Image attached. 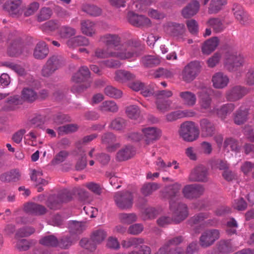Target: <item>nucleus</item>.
<instances>
[{
	"label": "nucleus",
	"instance_id": "nucleus-45",
	"mask_svg": "<svg viewBox=\"0 0 254 254\" xmlns=\"http://www.w3.org/2000/svg\"><path fill=\"white\" fill-rule=\"evenodd\" d=\"M127 126L126 120L122 118H117L112 121L110 127L117 131H124Z\"/></svg>",
	"mask_w": 254,
	"mask_h": 254
},
{
	"label": "nucleus",
	"instance_id": "nucleus-18",
	"mask_svg": "<svg viewBox=\"0 0 254 254\" xmlns=\"http://www.w3.org/2000/svg\"><path fill=\"white\" fill-rule=\"evenodd\" d=\"M247 92L245 88L241 86H235L227 91L226 98L229 101H236L241 99Z\"/></svg>",
	"mask_w": 254,
	"mask_h": 254
},
{
	"label": "nucleus",
	"instance_id": "nucleus-24",
	"mask_svg": "<svg viewBox=\"0 0 254 254\" xmlns=\"http://www.w3.org/2000/svg\"><path fill=\"white\" fill-rule=\"evenodd\" d=\"M213 85L215 88L222 89L226 87L229 82L228 77L222 72H217L212 77Z\"/></svg>",
	"mask_w": 254,
	"mask_h": 254
},
{
	"label": "nucleus",
	"instance_id": "nucleus-27",
	"mask_svg": "<svg viewBox=\"0 0 254 254\" xmlns=\"http://www.w3.org/2000/svg\"><path fill=\"white\" fill-rule=\"evenodd\" d=\"M116 141V136L112 133H107L102 137V141L107 145V148L109 151H114L120 146L119 143H115Z\"/></svg>",
	"mask_w": 254,
	"mask_h": 254
},
{
	"label": "nucleus",
	"instance_id": "nucleus-16",
	"mask_svg": "<svg viewBox=\"0 0 254 254\" xmlns=\"http://www.w3.org/2000/svg\"><path fill=\"white\" fill-rule=\"evenodd\" d=\"M127 16L128 22L134 26L150 27L151 25V20L144 15H138L133 11H129Z\"/></svg>",
	"mask_w": 254,
	"mask_h": 254
},
{
	"label": "nucleus",
	"instance_id": "nucleus-35",
	"mask_svg": "<svg viewBox=\"0 0 254 254\" xmlns=\"http://www.w3.org/2000/svg\"><path fill=\"white\" fill-rule=\"evenodd\" d=\"M135 154V150L131 146H127L120 150L117 154L119 161H125L130 158Z\"/></svg>",
	"mask_w": 254,
	"mask_h": 254
},
{
	"label": "nucleus",
	"instance_id": "nucleus-31",
	"mask_svg": "<svg viewBox=\"0 0 254 254\" xmlns=\"http://www.w3.org/2000/svg\"><path fill=\"white\" fill-rule=\"evenodd\" d=\"M24 210L27 213L41 215L47 212L46 207L42 205L35 203H28L24 206Z\"/></svg>",
	"mask_w": 254,
	"mask_h": 254
},
{
	"label": "nucleus",
	"instance_id": "nucleus-52",
	"mask_svg": "<svg viewBox=\"0 0 254 254\" xmlns=\"http://www.w3.org/2000/svg\"><path fill=\"white\" fill-rule=\"evenodd\" d=\"M104 93L107 96L113 98H120L123 95L121 90L111 85L107 86L105 88Z\"/></svg>",
	"mask_w": 254,
	"mask_h": 254
},
{
	"label": "nucleus",
	"instance_id": "nucleus-53",
	"mask_svg": "<svg viewBox=\"0 0 254 254\" xmlns=\"http://www.w3.org/2000/svg\"><path fill=\"white\" fill-rule=\"evenodd\" d=\"M159 188V185L156 183L145 184L141 188V192L144 195L148 196Z\"/></svg>",
	"mask_w": 254,
	"mask_h": 254
},
{
	"label": "nucleus",
	"instance_id": "nucleus-2",
	"mask_svg": "<svg viewBox=\"0 0 254 254\" xmlns=\"http://www.w3.org/2000/svg\"><path fill=\"white\" fill-rule=\"evenodd\" d=\"M136 43V41L130 39L122 45L123 48L119 52H108L103 49L98 48L95 51V56L101 59L114 57L122 60L133 61L140 55L134 46Z\"/></svg>",
	"mask_w": 254,
	"mask_h": 254
},
{
	"label": "nucleus",
	"instance_id": "nucleus-43",
	"mask_svg": "<svg viewBox=\"0 0 254 254\" xmlns=\"http://www.w3.org/2000/svg\"><path fill=\"white\" fill-rule=\"evenodd\" d=\"M234 15L235 18L241 24H244L247 20V14L245 12L243 7L238 4H235L233 8Z\"/></svg>",
	"mask_w": 254,
	"mask_h": 254
},
{
	"label": "nucleus",
	"instance_id": "nucleus-6",
	"mask_svg": "<svg viewBox=\"0 0 254 254\" xmlns=\"http://www.w3.org/2000/svg\"><path fill=\"white\" fill-rule=\"evenodd\" d=\"M106 236V232L99 229L93 232L90 240L82 239L80 242V245L86 250L93 251L96 249L97 245L102 243Z\"/></svg>",
	"mask_w": 254,
	"mask_h": 254
},
{
	"label": "nucleus",
	"instance_id": "nucleus-48",
	"mask_svg": "<svg viewBox=\"0 0 254 254\" xmlns=\"http://www.w3.org/2000/svg\"><path fill=\"white\" fill-rule=\"evenodd\" d=\"M82 9L88 14L94 17L98 16L102 13V9L94 5L84 4L82 6Z\"/></svg>",
	"mask_w": 254,
	"mask_h": 254
},
{
	"label": "nucleus",
	"instance_id": "nucleus-20",
	"mask_svg": "<svg viewBox=\"0 0 254 254\" xmlns=\"http://www.w3.org/2000/svg\"><path fill=\"white\" fill-rule=\"evenodd\" d=\"M195 115V113L191 110H177L167 114L165 116V120L168 122H172L180 118L192 117Z\"/></svg>",
	"mask_w": 254,
	"mask_h": 254
},
{
	"label": "nucleus",
	"instance_id": "nucleus-49",
	"mask_svg": "<svg viewBox=\"0 0 254 254\" xmlns=\"http://www.w3.org/2000/svg\"><path fill=\"white\" fill-rule=\"evenodd\" d=\"M40 244L49 247L57 246L59 242L58 239L54 235H49L43 237L39 241Z\"/></svg>",
	"mask_w": 254,
	"mask_h": 254
},
{
	"label": "nucleus",
	"instance_id": "nucleus-63",
	"mask_svg": "<svg viewBox=\"0 0 254 254\" xmlns=\"http://www.w3.org/2000/svg\"><path fill=\"white\" fill-rule=\"evenodd\" d=\"M230 147L232 151L238 152L239 151V147L238 141L235 139L228 138L225 139L224 142V147L226 148Z\"/></svg>",
	"mask_w": 254,
	"mask_h": 254
},
{
	"label": "nucleus",
	"instance_id": "nucleus-46",
	"mask_svg": "<svg viewBox=\"0 0 254 254\" xmlns=\"http://www.w3.org/2000/svg\"><path fill=\"white\" fill-rule=\"evenodd\" d=\"M141 62L144 66L152 67L158 65L160 60L155 56L147 55L141 58Z\"/></svg>",
	"mask_w": 254,
	"mask_h": 254
},
{
	"label": "nucleus",
	"instance_id": "nucleus-41",
	"mask_svg": "<svg viewBox=\"0 0 254 254\" xmlns=\"http://www.w3.org/2000/svg\"><path fill=\"white\" fill-rule=\"evenodd\" d=\"M172 102L163 98L157 97L155 101L157 109L161 113H164L170 109Z\"/></svg>",
	"mask_w": 254,
	"mask_h": 254
},
{
	"label": "nucleus",
	"instance_id": "nucleus-34",
	"mask_svg": "<svg viewBox=\"0 0 254 254\" xmlns=\"http://www.w3.org/2000/svg\"><path fill=\"white\" fill-rule=\"evenodd\" d=\"M82 33L88 36H92L95 34V23L89 20H82L80 23Z\"/></svg>",
	"mask_w": 254,
	"mask_h": 254
},
{
	"label": "nucleus",
	"instance_id": "nucleus-17",
	"mask_svg": "<svg viewBox=\"0 0 254 254\" xmlns=\"http://www.w3.org/2000/svg\"><path fill=\"white\" fill-rule=\"evenodd\" d=\"M207 175V169L204 166H199L191 172L189 179L190 182H206Z\"/></svg>",
	"mask_w": 254,
	"mask_h": 254
},
{
	"label": "nucleus",
	"instance_id": "nucleus-11",
	"mask_svg": "<svg viewBox=\"0 0 254 254\" xmlns=\"http://www.w3.org/2000/svg\"><path fill=\"white\" fill-rule=\"evenodd\" d=\"M204 191V187L200 184L186 185L182 189L184 196L189 199L197 198L202 195Z\"/></svg>",
	"mask_w": 254,
	"mask_h": 254
},
{
	"label": "nucleus",
	"instance_id": "nucleus-38",
	"mask_svg": "<svg viewBox=\"0 0 254 254\" xmlns=\"http://www.w3.org/2000/svg\"><path fill=\"white\" fill-rule=\"evenodd\" d=\"M219 40L217 37H213L207 40L202 47L203 53L209 55L216 49Z\"/></svg>",
	"mask_w": 254,
	"mask_h": 254
},
{
	"label": "nucleus",
	"instance_id": "nucleus-10",
	"mask_svg": "<svg viewBox=\"0 0 254 254\" xmlns=\"http://www.w3.org/2000/svg\"><path fill=\"white\" fill-rule=\"evenodd\" d=\"M114 200L116 205L120 209H129L133 204V195L130 192L128 191H119L115 193Z\"/></svg>",
	"mask_w": 254,
	"mask_h": 254
},
{
	"label": "nucleus",
	"instance_id": "nucleus-32",
	"mask_svg": "<svg viewBox=\"0 0 254 254\" xmlns=\"http://www.w3.org/2000/svg\"><path fill=\"white\" fill-rule=\"evenodd\" d=\"M69 48L78 46H87L89 44V40L82 36H77L68 39L66 43Z\"/></svg>",
	"mask_w": 254,
	"mask_h": 254
},
{
	"label": "nucleus",
	"instance_id": "nucleus-22",
	"mask_svg": "<svg viewBox=\"0 0 254 254\" xmlns=\"http://www.w3.org/2000/svg\"><path fill=\"white\" fill-rule=\"evenodd\" d=\"M250 109L245 106H241L235 113L234 123L240 125L246 122L250 116Z\"/></svg>",
	"mask_w": 254,
	"mask_h": 254
},
{
	"label": "nucleus",
	"instance_id": "nucleus-9",
	"mask_svg": "<svg viewBox=\"0 0 254 254\" xmlns=\"http://www.w3.org/2000/svg\"><path fill=\"white\" fill-rule=\"evenodd\" d=\"M220 237V231L215 229H210L204 231L201 234L199 242L202 248H208L213 245Z\"/></svg>",
	"mask_w": 254,
	"mask_h": 254
},
{
	"label": "nucleus",
	"instance_id": "nucleus-8",
	"mask_svg": "<svg viewBox=\"0 0 254 254\" xmlns=\"http://www.w3.org/2000/svg\"><path fill=\"white\" fill-rule=\"evenodd\" d=\"M201 69L199 62L194 61L189 63L182 71V78L184 81L189 83L193 81L199 74Z\"/></svg>",
	"mask_w": 254,
	"mask_h": 254
},
{
	"label": "nucleus",
	"instance_id": "nucleus-58",
	"mask_svg": "<svg viewBox=\"0 0 254 254\" xmlns=\"http://www.w3.org/2000/svg\"><path fill=\"white\" fill-rule=\"evenodd\" d=\"M121 222L124 224H129L136 221L137 216L134 213H121L119 215Z\"/></svg>",
	"mask_w": 254,
	"mask_h": 254
},
{
	"label": "nucleus",
	"instance_id": "nucleus-26",
	"mask_svg": "<svg viewBox=\"0 0 254 254\" xmlns=\"http://www.w3.org/2000/svg\"><path fill=\"white\" fill-rule=\"evenodd\" d=\"M49 52V48L46 43L44 41H40L37 44L35 48L33 56L36 59L42 60L48 56Z\"/></svg>",
	"mask_w": 254,
	"mask_h": 254
},
{
	"label": "nucleus",
	"instance_id": "nucleus-55",
	"mask_svg": "<svg viewBox=\"0 0 254 254\" xmlns=\"http://www.w3.org/2000/svg\"><path fill=\"white\" fill-rule=\"evenodd\" d=\"M184 238L182 236H178L175 237L168 238L166 240L164 244L162 247H175L182 243Z\"/></svg>",
	"mask_w": 254,
	"mask_h": 254
},
{
	"label": "nucleus",
	"instance_id": "nucleus-28",
	"mask_svg": "<svg viewBox=\"0 0 254 254\" xmlns=\"http://www.w3.org/2000/svg\"><path fill=\"white\" fill-rule=\"evenodd\" d=\"M199 7V3L197 0L192 1L183 9L182 11V15L185 18L193 16L198 12Z\"/></svg>",
	"mask_w": 254,
	"mask_h": 254
},
{
	"label": "nucleus",
	"instance_id": "nucleus-13",
	"mask_svg": "<svg viewBox=\"0 0 254 254\" xmlns=\"http://www.w3.org/2000/svg\"><path fill=\"white\" fill-rule=\"evenodd\" d=\"M21 0H7L3 5V8L13 17H18L23 13L20 7Z\"/></svg>",
	"mask_w": 254,
	"mask_h": 254
},
{
	"label": "nucleus",
	"instance_id": "nucleus-1",
	"mask_svg": "<svg viewBox=\"0 0 254 254\" xmlns=\"http://www.w3.org/2000/svg\"><path fill=\"white\" fill-rule=\"evenodd\" d=\"M182 185L179 183L165 186L161 191V195L164 198L170 199V208L173 212L175 220L179 222L185 220L188 216L186 204L177 203L174 200L181 194Z\"/></svg>",
	"mask_w": 254,
	"mask_h": 254
},
{
	"label": "nucleus",
	"instance_id": "nucleus-62",
	"mask_svg": "<svg viewBox=\"0 0 254 254\" xmlns=\"http://www.w3.org/2000/svg\"><path fill=\"white\" fill-rule=\"evenodd\" d=\"M68 151L62 150L57 154L52 161L53 164H58L64 161L68 156Z\"/></svg>",
	"mask_w": 254,
	"mask_h": 254
},
{
	"label": "nucleus",
	"instance_id": "nucleus-15",
	"mask_svg": "<svg viewBox=\"0 0 254 254\" xmlns=\"http://www.w3.org/2000/svg\"><path fill=\"white\" fill-rule=\"evenodd\" d=\"M165 32L172 36L179 37L184 35L186 32L184 24L168 22L164 26Z\"/></svg>",
	"mask_w": 254,
	"mask_h": 254
},
{
	"label": "nucleus",
	"instance_id": "nucleus-14",
	"mask_svg": "<svg viewBox=\"0 0 254 254\" xmlns=\"http://www.w3.org/2000/svg\"><path fill=\"white\" fill-rule=\"evenodd\" d=\"M208 89H203L199 92V104L201 109L204 112L213 114L215 113V108L211 109L212 99L209 94Z\"/></svg>",
	"mask_w": 254,
	"mask_h": 254
},
{
	"label": "nucleus",
	"instance_id": "nucleus-30",
	"mask_svg": "<svg viewBox=\"0 0 254 254\" xmlns=\"http://www.w3.org/2000/svg\"><path fill=\"white\" fill-rule=\"evenodd\" d=\"M179 97L181 102L186 106L192 107L196 103V96L193 93L190 91H185L180 92Z\"/></svg>",
	"mask_w": 254,
	"mask_h": 254
},
{
	"label": "nucleus",
	"instance_id": "nucleus-21",
	"mask_svg": "<svg viewBox=\"0 0 254 254\" xmlns=\"http://www.w3.org/2000/svg\"><path fill=\"white\" fill-rule=\"evenodd\" d=\"M200 128L202 137H210L215 133L214 124L207 119H203L200 121Z\"/></svg>",
	"mask_w": 254,
	"mask_h": 254
},
{
	"label": "nucleus",
	"instance_id": "nucleus-57",
	"mask_svg": "<svg viewBox=\"0 0 254 254\" xmlns=\"http://www.w3.org/2000/svg\"><path fill=\"white\" fill-rule=\"evenodd\" d=\"M59 21L56 20H51L45 23L42 26V29L44 31H54L60 26Z\"/></svg>",
	"mask_w": 254,
	"mask_h": 254
},
{
	"label": "nucleus",
	"instance_id": "nucleus-61",
	"mask_svg": "<svg viewBox=\"0 0 254 254\" xmlns=\"http://www.w3.org/2000/svg\"><path fill=\"white\" fill-rule=\"evenodd\" d=\"M42 175L43 174L42 171L34 170L31 175V179L37 185L42 184L45 185L47 184V182L41 178Z\"/></svg>",
	"mask_w": 254,
	"mask_h": 254
},
{
	"label": "nucleus",
	"instance_id": "nucleus-51",
	"mask_svg": "<svg viewBox=\"0 0 254 254\" xmlns=\"http://www.w3.org/2000/svg\"><path fill=\"white\" fill-rule=\"evenodd\" d=\"M156 254H184L181 247H161Z\"/></svg>",
	"mask_w": 254,
	"mask_h": 254
},
{
	"label": "nucleus",
	"instance_id": "nucleus-36",
	"mask_svg": "<svg viewBox=\"0 0 254 254\" xmlns=\"http://www.w3.org/2000/svg\"><path fill=\"white\" fill-rule=\"evenodd\" d=\"M21 39L18 38L14 40L8 48V54L11 57H16L22 53Z\"/></svg>",
	"mask_w": 254,
	"mask_h": 254
},
{
	"label": "nucleus",
	"instance_id": "nucleus-29",
	"mask_svg": "<svg viewBox=\"0 0 254 254\" xmlns=\"http://www.w3.org/2000/svg\"><path fill=\"white\" fill-rule=\"evenodd\" d=\"M21 174L18 170L13 169L0 175V180L2 182H15L20 180Z\"/></svg>",
	"mask_w": 254,
	"mask_h": 254
},
{
	"label": "nucleus",
	"instance_id": "nucleus-44",
	"mask_svg": "<svg viewBox=\"0 0 254 254\" xmlns=\"http://www.w3.org/2000/svg\"><path fill=\"white\" fill-rule=\"evenodd\" d=\"M76 30L68 25L62 26L59 30V35L62 39H70L76 34Z\"/></svg>",
	"mask_w": 254,
	"mask_h": 254
},
{
	"label": "nucleus",
	"instance_id": "nucleus-47",
	"mask_svg": "<svg viewBox=\"0 0 254 254\" xmlns=\"http://www.w3.org/2000/svg\"><path fill=\"white\" fill-rule=\"evenodd\" d=\"M227 4V0H211L208 7L209 13H216Z\"/></svg>",
	"mask_w": 254,
	"mask_h": 254
},
{
	"label": "nucleus",
	"instance_id": "nucleus-19",
	"mask_svg": "<svg viewBox=\"0 0 254 254\" xmlns=\"http://www.w3.org/2000/svg\"><path fill=\"white\" fill-rule=\"evenodd\" d=\"M142 131L145 137V142L149 144L159 138L161 134V131L156 127H148L142 129Z\"/></svg>",
	"mask_w": 254,
	"mask_h": 254
},
{
	"label": "nucleus",
	"instance_id": "nucleus-37",
	"mask_svg": "<svg viewBox=\"0 0 254 254\" xmlns=\"http://www.w3.org/2000/svg\"><path fill=\"white\" fill-rule=\"evenodd\" d=\"M235 106L233 103H228L222 106L220 109H216L215 113L222 119L224 120L228 115L230 114L235 109Z\"/></svg>",
	"mask_w": 254,
	"mask_h": 254
},
{
	"label": "nucleus",
	"instance_id": "nucleus-23",
	"mask_svg": "<svg viewBox=\"0 0 254 254\" xmlns=\"http://www.w3.org/2000/svg\"><path fill=\"white\" fill-rule=\"evenodd\" d=\"M100 40L108 47H117L121 42V37L117 34H106L102 36Z\"/></svg>",
	"mask_w": 254,
	"mask_h": 254
},
{
	"label": "nucleus",
	"instance_id": "nucleus-7",
	"mask_svg": "<svg viewBox=\"0 0 254 254\" xmlns=\"http://www.w3.org/2000/svg\"><path fill=\"white\" fill-rule=\"evenodd\" d=\"M63 64V60L61 56L53 55L50 57L42 68L41 75L45 77L51 76Z\"/></svg>",
	"mask_w": 254,
	"mask_h": 254
},
{
	"label": "nucleus",
	"instance_id": "nucleus-5",
	"mask_svg": "<svg viewBox=\"0 0 254 254\" xmlns=\"http://www.w3.org/2000/svg\"><path fill=\"white\" fill-rule=\"evenodd\" d=\"M72 198V193L68 190H64L58 194L50 195L48 199L46 205L51 209L57 210L60 208L63 203L68 202Z\"/></svg>",
	"mask_w": 254,
	"mask_h": 254
},
{
	"label": "nucleus",
	"instance_id": "nucleus-42",
	"mask_svg": "<svg viewBox=\"0 0 254 254\" xmlns=\"http://www.w3.org/2000/svg\"><path fill=\"white\" fill-rule=\"evenodd\" d=\"M23 101L33 102L38 99L37 93L32 88H24L21 91Z\"/></svg>",
	"mask_w": 254,
	"mask_h": 254
},
{
	"label": "nucleus",
	"instance_id": "nucleus-40",
	"mask_svg": "<svg viewBox=\"0 0 254 254\" xmlns=\"http://www.w3.org/2000/svg\"><path fill=\"white\" fill-rule=\"evenodd\" d=\"M99 110L103 112L116 113L119 110V106L115 101L108 100L103 102L99 106Z\"/></svg>",
	"mask_w": 254,
	"mask_h": 254
},
{
	"label": "nucleus",
	"instance_id": "nucleus-56",
	"mask_svg": "<svg viewBox=\"0 0 254 254\" xmlns=\"http://www.w3.org/2000/svg\"><path fill=\"white\" fill-rule=\"evenodd\" d=\"M68 226L71 233L79 234L85 229V223L72 221L69 223Z\"/></svg>",
	"mask_w": 254,
	"mask_h": 254
},
{
	"label": "nucleus",
	"instance_id": "nucleus-39",
	"mask_svg": "<svg viewBox=\"0 0 254 254\" xmlns=\"http://www.w3.org/2000/svg\"><path fill=\"white\" fill-rule=\"evenodd\" d=\"M218 251L222 254H229L234 251L230 240H221L217 244Z\"/></svg>",
	"mask_w": 254,
	"mask_h": 254
},
{
	"label": "nucleus",
	"instance_id": "nucleus-3",
	"mask_svg": "<svg viewBox=\"0 0 254 254\" xmlns=\"http://www.w3.org/2000/svg\"><path fill=\"white\" fill-rule=\"evenodd\" d=\"M90 72L86 66H82L79 69L77 72L72 77V80L75 82L71 89V91L74 93H79L84 91V89L90 86V84L87 83L86 85L83 84H79L90 77Z\"/></svg>",
	"mask_w": 254,
	"mask_h": 254
},
{
	"label": "nucleus",
	"instance_id": "nucleus-33",
	"mask_svg": "<svg viewBox=\"0 0 254 254\" xmlns=\"http://www.w3.org/2000/svg\"><path fill=\"white\" fill-rule=\"evenodd\" d=\"M144 243V240L139 237H130L121 242V245L123 248L128 249L131 247L137 248L138 246Z\"/></svg>",
	"mask_w": 254,
	"mask_h": 254
},
{
	"label": "nucleus",
	"instance_id": "nucleus-4",
	"mask_svg": "<svg viewBox=\"0 0 254 254\" xmlns=\"http://www.w3.org/2000/svg\"><path fill=\"white\" fill-rule=\"evenodd\" d=\"M179 134L185 141L191 142L198 138L199 131L194 123L186 122L181 125Z\"/></svg>",
	"mask_w": 254,
	"mask_h": 254
},
{
	"label": "nucleus",
	"instance_id": "nucleus-59",
	"mask_svg": "<svg viewBox=\"0 0 254 254\" xmlns=\"http://www.w3.org/2000/svg\"><path fill=\"white\" fill-rule=\"evenodd\" d=\"M209 214L207 212L200 213L194 215L189 220V224L192 226L194 225L199 224L203 221L204 219L208 218Z\"/></svg>",
	"mask_w": 254,
	"mask_h": 254
},
{
	"label": "nucleus",
	"instance_id": "nucleus-50",
	"mask_svg": "<svg viewBox=\"0 0 254 254\" xmlns=\"http://www.w3.org/2000/svg\"><path fill=\"white\" fill-rule=\"evenodd\" d=\"M207 24L216 33L221 32L224 29V26L221 20L217 18H210Z\"/></svg>",
	"mask_w": 254,
	"mask_h": 254
},
{
	"label": "nucleus",
	"instance_id": "nucleus-64",
	"mask_svg": "<svg viewBox=\"0 0 254 254\" xmlns=\"http://www.w3.org/2000/svg\"><path fill=\"white\" fill-rule=\"evenodd\" d=\"M35 231L33 228L32 227H24L19 229L16 232L15 237L17 238L18 237H28L33 234Z\"/></svg>",
	"mask_w": 254,
	"mask_h": 254
},
{
	"label": "nucleus",
	"instance_id": "nucleus-12",
	"mask_svg": "<svg viewBox=\"0 0 254 254\" xmlns=\"http://www.w3.org/2000/svg\"><path fill=\"white\" fill-rule=\"evenodd\" d=\"M244 63L243 57L238 53H228L226 56L225 65L230 71H235Z\"/></svg>",
	"mask_w": 254,
	"mask_h": 254
},
{
	"label": "nucleus",
	"instance_id": "nucleus-60",
	"mask_svg": "<svg viewBox=\"0 0 254 254\" xmlns=\"http://www.w3.org/2000/svg\"><path fill=\"white\" fill-rule=\"evenodd\" d=\"M52 14V11L50 8L43 7L37 16V20L39 22L44 21L50 18Z\"/></svg>",
	"mask_w": 254,
	"mask_h": 254
},
{
	"label": "nucleus",
	"instance_id": "nucleus-25",
	"mask_svg": "<svg viewBox=\"0 0 254 254\" xmlns=\"http://www.w3.org/2000/svg\"><path fill=\"white\" fill-rule=\"evenodd\" d=\"M135 78V74L127 70L119 69L115 73L114 79L120 83H126L133 80Z\"/></svg>",
	"mask_w": 254,
	"mask_h": 254
},
{
	"label": "nucleus",
	"instance_id": "nucleus-54",
	"mask_svg": "<svg viewBox=\"0 0 254 254\" xmlns=\"http://www.w3.org/2000/svg\"><path fill=\"white\" fill-rule=\"evenodd\" d=\"M126 113L131 119H137L140 116V111L138 106L130 105L126 107Z\"/></svg>",
	"mask_w": 254,
	"mask_h": 254
}]
</instances>
